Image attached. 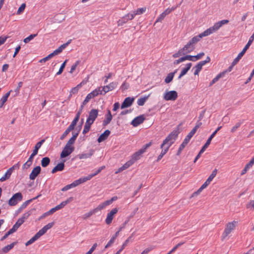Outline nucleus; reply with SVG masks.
<instances>
[{
  "mask_svg": "<svg viewBox=\"0 0 254 254\" xmlns=\"http://www.w3.org/2000/svg\"><path fill=\"white\" fill-rule=\"evenodd\" d=\"M60 210L58 206L57 205L56 207L51 209L49 211L46 212V214H52L56 211Z\"/></svg>",
  "mask_w": 254,
  "mask_h": 254,
  "instance_id": "59",
  "label": "nucleus"
},
{
  "mask_svg": "<svg viewBox=\"0 0 254 254\" xmlns=\"http://www.w3.org/2000/svg\"><path fill=\"white\" fill-rule=\"evenodd\" d=\"M92 153L81 154L78 155V157L80 159H86L88 158H90L92 155Z\"/></svg>",
  "mask_w": 254,
  "mask_h": 254,
  "instance_id": "47",
  "label": "nucleus"
},
{
  "mask_svg": "<svg viewBox=\"0 0 254 254\" xmlns=\"http://www.w3.org/2000/svg\"><path fill=\"white\" fill-rule=\"evenodd\" d=\"M20 165V163L18 162L17 163L14 165L13 166L10 167L8 170H10V171L12 173L13 170L19 169Z\"/></svg>",
  "mask_w": 254,
  "mask_h": 254,
  "instance_id": "55",
  "label": "nucleus"
},
{
  "mask_svg": "<svg viewBox=\"0 0 254 254\" xmlns=\"http://www.w3.org/2000/svg\"><path fill=\"white\" fill-rule=\"evenodd\" d=\"M11 173H12L10 171V170H7L4 175L0 178V182H2L9 179L11 175Z\"/></svg>",
  "mask_w": 254,
  "mask_h": 254,
  "instance_id": "37",
  "label": "nucleus"
},
{
  "mask_svg": "<svg viewBox=\"0 0 254 254\" xmlns=\"http://www.w3.org/2000/svg\"><path fill=\"white\" fill-rule=\"evenodd\" d=\"M174 76V72L169 73L165 79V82L166 83H169L171 82Z\"/></svg>",
  "mask_w": 254,
  "mask_h": 254,
  "instance_id": "40",
  "label": "nucleus"
},
{
  "mask_svg": "<svg viewBox=\"0 0 254 254\" xmlns=\"http://www.w3.org/2000/svg\"><path fill=\"white\" fill-rule=\"evenodd\" d=\"M47 232V231L45 230V229L43 227L41 229H40L36 234L35 236L36 237L39 239L41 236L43 235L45 233Z\"/></svg>",
  "mask_w": 254,
  "mask_h": 254,
  "instance_id": "44",
  "label": "nucleus"
},
{
  "mask_svg": "<svg viewBox=\"0 0 254 254\" xmlns=\"http://www.w3.org/2000/svg\"><path fill=\"white\" fill-rule=\"evenodd\" d=\"M115 240V237H113L108 242L107 245L105 246V248L107 249L110 247L114 243Z\"/></svg>",
  "mask_w": 254,
  "mask_h": 254,
  "instance_id": "54",
  "label": "nucleus"
},
{
  "mask_svg": "<svg viewBox=\"0 0 254 254\" xmlns=\"http://www.w3.org/2000/svg\"><path fill=\"white\" fill-rule=\"evenodd\" d=\"M118 211V209L115 208L107 214V218L105 220L107 224L109 225L112 223L114 215L116 214Z\"/></svg>",
  "mask_w": 254,
  "mask_h": 254,
  "instance_id": "11",
  "label": "nucleus"
},
{
  "mask_svg": "<svg viewBox=\"0 0 254 254\" xmlns=\"http://www.w3.org/2000/svg\"><path fill=\"white\" fill-rule=\"evenodd\" d=\"M243 56L242 55H241V54L239 53L238 54V56L233 61V62L232 63V66H234L235 65H236L238 63V62L240 61V60L242 58V57Z\"/></svg>",
  "mask_w": 254,
  "mask_h": 254,
  "instance_id": "51",
  "label": "nucleus"
},
{
  "mask_svg": "<svg viewBox=\"0 0 254 254\" xmlns=\"http://www.w3.org/2000/svg\"><path fill=\"white\" fill-rule=\"evenodd\" d=\"M67 60H66L61 65L59 71L57 72L56 75H59L62 74V73L64 69V68L66 63L67 62Z\"/></svg>",
  "mask_w": 254,
  "mask_h": 254,
  "instance_id": "45",
  "label": "nucleus"
},
{
  "mask_svg": "<svg viewBox=\"0 0 254 254\" xmlns=\"http://www.w3.org/2000/svg\"><path fill=\"white\" fill-rule=\"evenodd\" d=\"M175 9V7H172L171 8H167L163 13L165 14V15H167L170 13H171L172 11Z\"/></svg>",
  "mask_w": 254,
  "mask_h": 254,
  "instance_id": "62",
  "label": "nucleus"
},
{
  "mask_svg": "<svg viewBox=\"0 0 254 254\" xmlns=\"http://www.w3.org/2000/svg\"><path fill=\"white\" fill-rule=\"evenodd\" d=\"M111 132L109 130H106L103 133H102L98 138L97 141L99 143L102 142L105 140L109 136Z\"/></svg>",
  "mask_w": 254,
  "mask_h": 254,
  "instance_id": "16",
  "label": "nucleus"
},
{
  "mask_svg": "<svg viewBox=\"0 0 254 254\" xmlns=\"http://www.w3.org/2000/svg\"><path fill=\"white\" fill-rule=\"evenodd\" d=\"M74 149L73 147L65 145L61 153V157L65 158L68 156L73 151Z\"/></svg>",
  "mask_w": 254,
  "mask_h": 254,
  "instance_id": "10",
  "label": "nucleus"
},
{
  "mask_svg": "<svg viewBox=\"0 0 254 254\" xmlns=\"http://www.w3.org/2000/svg\"><path fill=\"white\" fill-rule=\"evenodd\" d=\"M72 188H74V186L72 183L71 184H70L69 185H67L65 186V187H64V188H63L61 190L63 191H66V190H68L69 189Z\"/></svg>",
  "mask_w": 254,
  "mask_h": 254,
  "instance_id": "57",
  "label": "nucleus"
},
{
  "mask_svg": "<svg viewBox=\"0 0 254 254\" xmlns=\"http://www.w3.org/2000/svg\"><path fill=\"white\" fill-rule=\"evenodd\" d=\"M45 141V139H42L41 141L36 143L34 149L33 150V152H34V153L36 154H38V150L41 147L42 145L43 144Z\"/></svg>",
  "mask_w": 254,
  "mask_h": 254,
  "instance_id": "29",
  "label": "nucleus"
},
{
  "mask_svg": "<svg viewBox=\"0 0 254 254\" xmlns=\"http://www.w3.org/2000/svg\"><path fill=\"white\" fill-rule=\"evenodd\" d=\"M254 40V33L250 37L248 42L246 44V45L245 46L243 50L240 53L241 55L244 56V55L245 54L247 50L249 48L250 46L253 43V41Z\"/></svg>",
  "mask_w": 254,
  "mask_h": 254,
  "instance_id": "17",
  "label": "nucleus"
},
{
  "mask_svg": "<svg viewBox=\"0 0 254 254\" xmlns=\"http://www.w3.org/2000/svg\"><path fill=\"white\" fill-rule=\"evenodd\" d=\"M90 180L88 176L80 178L78 180H76L72 182L74 187L77 186L78 185L86 182L87 181Z\"/></svg>",
  "mask_w": 254,
  "mask_h": 254,
  "instance_id": "22",
  "label": "nucleus"
},
{
  "mask_svg": "<svg viewBox=\"0 0 254 254\" xmlns=\"http://www.w3.org/2000/svg\"><path fill=\"white\" fill-rule=\"evenodd\" d=\"M179 132L177 130H174L171 132L163 140L160 147L163 148L164 146H166L169 148L174 143L175 141L178 137Z\"/></svg>",
  "mask_w": 254,
  "mask_h": 254,
  "instance_id": "1",
  "label": "nucleus"
},
{
  "mask_svg": "<svg viewBox=\"0 0 254 254\" xmlns=\"http://www.w3.org/2000/svg\"><path fill=\"white\" fill-rule=\"evenodd\" d=\"M134 16L131 12L130 13H128L127 14L124 16L121 19H120L118 22V25L119 26H121L123 25L124 24L126 23L128 20H131L134 18Z\"/></svg>",
  "mask_w": 254,
  "mask_h": 254,
  "instance_id": "6",
  "label": "nucleus"
},
{
  "mask_svg": "<svg viewBox=\"0 0 254 254\" xmlns=\"http://www.w3.org/2000/svg\"><path fill=\"white\" fill-rule=\"evenodd\" d=\"M118 85V83L116 82H112L109 85L104 86H101V90L103 92V95H105L107 92L113 90L115 89Z\"/></svg>",
  "mask_w": 254,
  "mask_h": 254,
  "instance_id": "8",
  "label": "nucleus"
},
{
  "mask_svg": "<svg viewBox=\"0 0 254 254\" xmlns=\"http://www.w3.org/2000/svg\"><path fill=\"white\" fill-rule=\"evenodd\" d=\"M203 64L200 62L193 67V69H195L194 71V74L195 75H198L199 72L202 69L203 66Z\"/></svg>",
  "mask_w": 254,
  "mask_h": 254,
  "instance_id": "30",
  "label": "nucleus"
},
{
  "mask_svg": "<svg viewBox=\"0 0 254 254\" xmlns=\"http://www.w3.org/2000/svg\"><path fill=\"white\" fill-rule=\"evenodd\" d=\"M191 65L192 64L191 63L187 64H186V66L185 68H184L181 71L182 74L185 75L187 73V72L190 70Z\"/></svg>",
  "mask_w": 254,
  "mask_h": 254,
  "instance_id": "43",
  "label": "nucleus"
},
{
  "mask_svg": "<svg viewBox=\"0 0 254 254\" xmlns=\"http://www.w3.org/2000/svg\"><path fill=\"white\" fill-rule=\"evenodd\" d=\"M12 92V90H10L7 93H6L4 96L2 97V98L0 100V108H2L4 103L7 100V98H8L10 93Z\"/></svg>",
  "mask_w": 254,
  "mask_h": 254,
  "instance_id": "25",
  "label": "nucleus"
},
{
  "mask_svg": "<svg viewBox=\"0 0 254 254\" xmlns=\"http://www.w3.org/2000/svg\"><path fill=\"white\" fill-rule=\"evenodd\" d=\"M214 137L213 134H212L209 136V137L207 140L206 142L204 144V145L202 146L201 148L202 149V150H205V149L208 147V146L210 145L211 141L212 139V138Z\"/></svg>",
  "mask_w": 254,
  "mask_h": 254,
  "instance_id": "35",
  "label": "nucleus"
},
{
  "mask_svg": "<svg viewBox=\"0 0 254 254\" xmlns=\"http://www.w3.org/2000/svg\"><path fill=\"white\" fill-rule=\"evenodd\" d=\"M144 115H140L135 118L131 122V124L134 127H137L142 124L145 120Z\"/></svg>",
  "mask_w": 254,
  "mask_h": 254,
  "instance_id": "12",
  "label": "nucleus"
},
{
  "mask_svg": "<svg viewBox=\"0 0 254 254\" xmlns=\"http://www.w3.org/2000/svg\"><path fill=\"white\" fill-rule=\"evenodd\" d=\"M40 196V195H38V196L32 198V199H29V200H26V201H25L24 202H23L22 205L20 206V207L18 208V211L19 212H20L23 209H24V208H25L33 200H35L36 199H37L38 197H39V196Z\"/></svg>",
  "mask_w": 254,
  "mask_h": 254,
  "instance_id": "21",
  "label": "nucleus"
},
{
  "mask_svg": "<svg viewBox=\"0 0 254 254\" xmlns=\"http://www.w3.org/2000/svg\"><path fill=\"white\" fill-rule=\"evenodd\" d=\"M228 22V20H222L215 23L213 26L209 27L207 29L210 34H211L217 31L223 25L227 24Z\"/></svg>",
  "mask_w": 254,
  "mask_h": 254,
  "instance_id": "5",
  "label": "nucleus"
},
{
  "mask_svg": "<svg viewBox=\"0 0 254 254\" xmlns=\"http://www.w3.org/2000/svg\"><path fill=\"white\" fill-rule=\"evenodd\" d=\"M96 213L95 209H93V210L90 211L89 212L85 213L82 216V218L83 219H87V218H89L90 216H91L92 215L95 214Z\"/></svg>",
  "mask_w": 254,
  "mask_h": 254,
  "instance_id": "39",
  "label": "nucleus"
},
{
  "mask_svg": "<svg viewBox=\"0 0 254 254\" xmlns=\"http://www.w3.org/2000/svg\"><path fill=\"white\" fill-rule=\"evenodd\" d=\"M149 95H148L147 96H145L144 97H141L140 98H139L137 100V103L138 105L139 106H143L145 104V102L148 99Z\"/></svg>",
  "mask_w": 254,
  "mask_h": 254,
  "instance_id": "38",
  "label": "nucleus"
},
{
  "mask_svg": "<svg viewBox=\"0 0 254 254\" xmlns=\"http://www.w3.org/2000/svg\"><path fill=\"white\" fill-rule=\"evenodd\" d=\"M41 170V168L39 166L34 168L29 175V179L31 180H34L37 176L40 173Z\"/></svg>",
  "mask_w": 254,
  "mask_h": 254,
  "instance_id": "13",
  "label": "nucleus"
},
{
  "mask_svg": "<svg viewBox=\"0 0 254 254\" xmlns=\"http://www.w3.org/2000/svg\"><path fill=\"white\" fill-rule=\"evenodd\" d=\"M225 74V72H221L219 73L210 82L209 86H211L213 84H214L215 82H216L221 77H222Z\"/></svg>",
  "mask_w": 254,
  "mask_h": 254,
  "instance_id": "26",
  "label": "nucleus"
},
{
  "mask_svg": "<svg viewBox=\"0 0 254 254\" xmlns=\"http://www.w3.org/2000/svg\"><path fill=\"white\" fill-rule=\"evenodd\" d=\"M254 164V162L252 161V160H250V161L245 166V168L248 170L249 169H250L252 166H253Z\"/></svg>",
  "mask_w": 254,
  "mask_h": 254,
  "instance_id": "61",
  "label": "nucleus"
},
{
  "mask_svg": "<svg viewBox=\"0 0 254 254\" xmlns=\"http://www.w3.org/2000/svg\"><path fill=\"white\" fill-rule=\"evenodd\" d=\"M92 125L91 123L88 122L87 121H86L85 125L84 127V129L82 131V133L84 134H85L86 133H87L91 127V126Z\"/></svg>",
  "mask_w": 254,
  "mask_h": 254,
  "instance_id": "36",
  "label": "nucleus"
},
{
  "mask_svg": "<svg viewBox=\"0 0 254 254\" xmlns=\"http://www.w3.org/2000/svg\"><path fill=\"white\" fill-rule=\"evenodd\" d=\"M169 148L167 147L166 146H165V148L164 150H162L160 154L158 156L157 161L158 162L159 160H160L163 156L168 152L169 150Z\"/></svg>",
  "mask_w": 254,
  "mask_h": 254,
  "instance_id": "41",
  "label": "nucleus"
},
{
  "mask_svg": "<svg viewBox=\"0 0 254 254\" xmlns=\"http://www.w3.org/2000/svg\"><path fill=\"white\" fill-rule=\"evenodd\" d=\"M133 101H134L133 98H131V97H128L125 98V99L124 100V101H123V102L122 103V104L121 105V109L127 108V107L130 106L132 105Z\"/></svg>",
  "mask_w": 254,
  "mask_h": 254,
  "instance_id": "14",
  "label": "nucleus"
},
{
  "mask_svg": "<svg viewBox=\"0 0 254 254\" xmlns=\"http://www.w3.org/2000/svg\"><path fill=\"white\" fill-rule=\"evenodd\" d=\"M209 35H210V34L208 29H206V30H205L202 33L199 34L198 35L195 36V37L196 38V39L199 42L202 37L208 36Z\"/></svg>",
  "mask_w": 254,
  "mask_h": 254,
  "instance_id": "31",
  "label": "nucleus"
},
{
  "mask_svg": "<svg viewBox=\"0 0 254 254\" xmlns=\"http://www.w3.org/2000/svg\"><path fill=\"white\" fill-rule=\"evenodd\" d=\"M79 61H77L74 64H73L71 66V68H70V70L69 71L70 73H72L75 70V69L76 68V66L79 64Z\"/></svg>",
  "mask_w": 254,
  "mask_h": 254,
  "instance_id": "63",
  "label": "nucleus"
},
{
  "mask_svg": "<svg viewBox=\"0 0 254 254\" xmlns=\"http://www.w3.org/2000/svg\"><path fill=\"white\" fill-rule=\"evenodd\" d=\"M38 239V238L36 237V236L35 235L32 238H31L29 241H28L26 243V244H25L26 246H28L32 244V243H33L35 241H36Z\"/></svg>",
  "mask_w": 254,
  "mask_h": 254,
  "instance_id": "50",
  "label": "nucleus"
},
{
  "mask_svg": "<svg viewBox=\"0 0 254 254\" xmlns=\"http://www.w3.org/2000/svg\"><path fill=\"white\" fill-rule=\"evenodd\" d=\"M152 144V142L150 141L148 142V143H146L144 145L142 146V147L140 149L143 153H144L146 151V150L149 148Z\"/></svg>",
  "mask_w": 254,
  "mask_h": 254,
  "instance_id": "56",
  "label": "nucleus"
},
{
  "mask_svg": "<svg viewBox=\"0 0 254 254\" xmlns=\"http://www.w3.org/2000/svg\"><path fill=\"white\" fill-rule=\"evenodd\" d=\"M165 16H166V15H165V14L162 12L159 15V16L157 18L155 22L157 23V22H162V21L164 19Z\"/></svg>",
  "mask_w": 254,
  "mask_h": 254,
  "instance_id": "60",
  "label": "nucleus"
},
{
  "mask_svg": "<svg viewBox=\"0 0 254 254\" xmlns=\"http://www.w3.org/2000/svg\"><path fill=\"white\" fill-rule=\"evenodd\" d=\"M25 7H26V4L24 3H22L20 5V6L19 7V8L17 11V14H21V13L22 12L24 11V10L25 9Z\"/></svg>",
  "mask_w": 254,
  "mask_h": 254,
  "instance_id": "53",
  "label": "nucleus"
},
{
  "mask_svg": "<svg viewBox=\"0 0 254 254\" xmlns=\"http://www.w3.org/2000/svg\"><path fill=\"white\" fill-rule=\"evenodd\" d=\"M78 135V132H77L73 134V136L68 140L67 143L66 144V145H68V146H71V145L74 143Z\"/></svg>",
  "mask_w": 254,
  "mask_h": 254,
  "instance_id": "28",
  "label": "nucleus"
},
{
  "mask_svg": "<svg viewBox=\"0 0 254 254\" xmlns=\"http://www.w3.org/2000/svg\"><path fill=\"white\" fill-rule=\"evenodd\" d=\"M181 55H185L184 52L183 51L182 49H180L178 52L176 53H175L173 55V57L174 58H178L179 56Z\"/></svg>",
  "mask_w": 254,
  "mask_h": 254,
  "instance_id": "52",
  "label": "nucleus"
},
{
  "mask_svg": "<svg viewBox=\"0 0 254 254\" xmlns=\"http://www.w3.org/2000/svg\"><path fill=\"white\" fill-rule=\"evenodd\" d=\"M244 120H240L238 122H237L235 125L233 127L231 128V131L233 133L235 132L238 128H239L241 125L244 123Z\"/></svg>",
  "mask_w": 254,
  "mask_h": 254,
  "instance_id": "34",
  "label": "nucleus"
},
{
  "mask_svg": "<svg viewBox=\"0 0 254 254\" xmlns=\"http://www.w3.org/2000/svg\"><path fill=\"white\" fill-rule=\"evenodd\" d=\"M98 116V110L94 109H91L89 113L86 121L93 124Z\"/></svg>",
  "mask_w": 254,
  "mask_h": 254,
  "instance_id": "7",
  "label": "nucleus"
},
{
  "mask_svg": "<svg viewBox=\"0 0 254 254\" xmlns=\"http://www.w3.org/2000/svg\"><path fill=\"white\" fill-rule=\"evenodd\" d=\"M37 34H31L30 35H29L28 37H27V38H25L24 39V42L25 43H28L29 42H30L31 40H32L34 37H35L36 36H37Z\"/></svg>",
  "mask_w": 254,
  "mask_h": 254,
  "instance_id": "48",
  "label": "nucleus"
},
{
  "mask_svg": "<svg viewBox=\"0 0 254 254\" xmlns=\"http://www.w3.org/2000/svg\"><path fill=\"white\" fill-rule=\"evenodd\" d=\"M110 205L108 200L104 201V202L100 204L96 208H94L96 212H97L99 211H100L103 209H104L107 206Z\"/></svg>",
  "mask_w": 254,
  "mask_h": 254,
  "instance_id": "27",
  "label": "nucleus"
},
{
  "mask_svg": "<svg viewBox=\"0 0 254 254\" xmlns=\"http://www.w3.org/2000/svg\"><path fill=\"white\" fill-rule=\"evenodd\" d=\"M133 161H131L129 160L125 164H124L122 167L119 168L117 171L116 172V173H119L121 172L122 171H124V170H126L129 168L130 166H131L133 164Z\"/></svg>",
  "mask_w": 254,
  "mask_h": 254,
  "instance_id": "19",
  "label": "nucleus"
},
{
  "mask_svg": "<svg viewBox=\"0 0 254 254\" xmlns=\"http://www.w3.org/2000/svg\"><path fill=\"white\" fill-rule=\"evenodd\" d=\"M17 243V242H14L12 243H11L10 244L8 245H7L5 247H4L0 251V252L2 253H4V254H6L7 253H8L9 251H10L12 249H13V248L14 247V246L16 245Z\"/></svg>",
  "mask_w": 254,
  "mask_h": 254,
  "instance_id": "20",
  "label": "nucleus"
},
{
  "mask_svg": "<svg viewBox=\"0 0 254 254\" xmlns=\"http://www.w3.org/2000/svg\"><path fill=\"white\" fill-rule=\"evenodd\" d=\"M79 87V85H78L76 87L72 88L70 91V95L77 94L78 91Z\"/></svg>",
  "mask_w": 254,
  "mask_h": 254,
  "instance_id": "58",
  "label": "nucleus"
},
{
  "mask_svg": "<svg viewBox=\"0 0 254 254\" xmlns=\"http://www.w3.org/2000/svg\"><path fill=\"white\" fill-rule=\"evenodd\" d=\"M195 133H194L193 132H192L191 131H190L189 134L186 136L185 138L184 139V141L186 142H187L188 143H189V142L190 141V139H191V138L193 136V135Z\"/></svg>",
  "mask_w": 254,
  "mask_h": 254,
  "instance_id": "49",
  "label": "nucleus"
},
{
  "mask_svg": "<svg viewBox=\"0 0 254 254\" xmlns=\"http://www.w3.org/2000/svg\"><path fill=\"white\" fill-rule=\"evenodd\" d=\"M217 173V170L216 169H215L211 173V175L209 176L208 178L207 179L210 182L212 181V180L213 179V178L216 176Z\"/></svg>",
  "mask_w": 254,
  "mask_h": 254,
  "instance_id": "46",
  "label": "nucleus"
},
{
  "mask_svg": "<svg viewBox=\"0 0 254 254\" xmlns=\"http://www.w3.org/2000/svg\"><path fill=\"white\" fill-rule=\"evenodd\" d=\"M54 225V222L49 223L43 227L45 229V230L47 231L49 229H51Z\"/></svg>",
  "mask_w": 254,
  "mask_h": 254,
  "instance_id": "64",
  "label": "nucleus"
},
{
  "mask_svg": "<svg viewBox=\"0 0 254 254\" xmlns=\"http://www.w3.org/2000/svg\"><path fill=\"white\" fill-rule=\"evenodd\" d=\"M146 10L145 7H141L138 8L136 10L132 11V13L134 16V17L136 15H140L143 13Z\"/></svg>",
  "mask_w": 254,
  "mask_h": 254,
  "instance_id": "33",
  "label": "nucleus"
},
{
  "mask_svg": "<svg viewBox=\"0 0 254 254\" xmlns=\"http://www.w3.org/2000/svg\"><path fill=\"white\" fill-rule=\"evenodd\" d=\"M198 42L196 38L193 37L189 42L182 48V50L184 52L185 54L186 55L188 53H190L192 52L195 49V44Z\"/></svg>",
  "mask_w": 254,
  "mask_h": 254,
  "instance_id": "2",
  "label": "nucleus"
},
{
  "mask_svg": "<svg viewBox=\"0 0 254 254\" xmlns=\"http://www.w3.org/2000/svg\"><path fill=\"white\" fill-rule=\"evenodd\" d=\"M64 161L61 162L57 164L52 170L51 173L55 174L58 171H62L64 170L65 165L64 163Z\"/></svg>",
  "mask_w": 254,
  "mask_h": 254,
  "instance_id": "15",
  "label": "nucleus"
},
{
  "mask_svg": "<svg viewBox=\"0 0 254 254\" xmlns=\"http://www.w3.org/2000/svg\"><path fill=\"white\" fill-rule=\"evenodd\" d=\"M23 196L21 192H17L13 195L8 201V204L10 206H15L18 202L22 200Z\"/></svg>",
  "mask_w": 254,
  "mask_h": 254,
  "instance_id": "4",
  "label": "nucleus"
},
{
  "mask_svg": "<svg viewBox=\"0 0 254 254\" xmlns=\"http://www.w3.org/2000/svg\"><path fill=\"white\" fill-rule=\"evenodd\" d=\"M106 118L103 122V126L108 125L112 120L113 116L111 114V111L108 110L107 114L105 115Z\"/></svg>",
  "mask_w": 254,
  "mask_h": 254,
  "instance_id": "18",
  "label": "nucleus"
},
{
  "mask_svg": "<svg viewBox=\"0 0 254 254\" xmlns=\"http://www.w3.org/2000/svg\"><path fill=\"white\" fill-rule=\"evenodd\" d=\"M143 153V152L140 149H139L138 151L133 154L130 160L133 161V163H134L136 161L139 160L140 158V157Z\"/></svg>",
  "mask_w": 254,
  "mask_h": 254,
  "instance_id": "23",
  "label": "nucleus"
},
{
  "mask_svg": "<svg viewBox=\"0 0 254 254\" xmlns=\"http://www.w3.org/2000/svg\"><path fill=\"white\" fill-rule=\"evenodd\" d=\"M177 97L178 93L174 90L166 92L164 96V98L167 101H174L177 98Z\"/></svg>",
  "mask_w": 254,
  "mask_h": 254,
  "instance_id": "9",
  "label": "nucleus"
},
{
  "mask_svg": "<svg viewBox=\"0 0 254 254\" xmlns=\"http://www.w3.org/2000/svg\"><path fill=\"white\" fill-rule=\"evenodd\" d=\"M236 221H233L227 224L222 235V240H224L235 229L236 227Z\"/></svg>",
  "mask_w": 254,
  "mask_h": 254,
  "instance_id": "3",
  "label": "nucleus"
},
{
  "mask_svg": "<svg viewBox=\"0 0 254 254\" xmlns=\"http://www.w3.org/2000/svg\"><path fill=\"white\" fill-rule=\"evenodd\" d=\"M50 163V159L48 157H45L42 158L41 160V165L43 167H47Z\"/></svg>",
  "mask_w": 254,
  "mask_h": 254,
  "instance_id": "32",
  "label": "nucleus"
},
{
  "mask_svg": "<svg viewBox=\"0 0 254 254\" xmlns=\"http://www.w3.org/2000/svg\"><path fill=\"white\" fill-rule=\"evenodd\" d=\"M88 94L89 95L91 98H93L99 94L103 95V92H102V91L101 90V88H100L99 87L92 91Z\"/></svg>",
  "mask_w": 254,
  "mask_h": 254,
  "instance_id": "24",
  "label": "nucleus"
},
{
  "mask_svg": "<svg viewBox=\"0 0 254 254\" xmlns=\"http://www.w3.org/2000/svg\"><path fill=\"white\" fill-rule=\"evenodd\" d=\"M34 210V209H31L30 210H29L27 212H25L23 214V215L21 217H20V218L22 220H23L24 222H25V220H26L29 217V216L32 214V212Z\"/></svg>",
  "mask_w": 254,
  "mask_h": 254,
  "instance_id": "42",
  "label": "nucleus"
}]
</instances>
